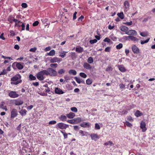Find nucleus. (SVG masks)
<instances>
[{
  "mask_svg": "<svg viewBox=\"0 0 155 155\" xmlns=\"http://www.w3.org/2000/svg\"><path fill=\"white\" fill-rule=\"evenodd\" d=\"M8 95L12 98H16L19 96V95L16 93V92L14 91H10Z\"/></svg>",
  "mask_w": 155,
  "mask_h": 155,
  "instance_id": "obj_8",
  "label": "nucleus"
},
{
  "mask_svg": "<svg viewBox=\"0 0 155 155\" xmlns=\"http://www.w3.org/2000/svg\"><path fill=\"white\" fill-rule=\"evenodd\" d=\"M64 78L67 82L69 80H70V77L69 76H68L67 75L64 76Z\"/></svg>",
  "mask_w": 155,
  "mask_h": 155,
  "instance_id": "obj_48",
  "label": "nucleus"
},
{
  "mask_svg": "<svg viewBox=\"0 0 155 155\" xmlns=\"http://www.w3.org/2000/svg\"><path fill=\"white\" fill-rule=\"evenodd\" d=\"M45 70L46 71V75H49L51 76H55L57 74L56 70L52 68H49L47 70Z\"/></svg>",
  "mask_w": 155,
  "mask_h": 155,
  "instance_id": "obj_2",
  "label": "nucleus"
},
{
  "mask_svg": "<svg viewBox=\"0 0 155 155\" xmlns=\"http://www.w3.org/2000/svg\"><path fill=\"white\" fill-rule=\"evenodd\" d=\"M93 59L91 57H89L87 59V62L90 64H91L93 62Z\"/></svg>",
  "mask_w": 155,
  "mask_h": 155,
  "instance_id": "obj_38",
  "label": "nucleus"
},
{
  "mask_svg": "<svg viewBox=\"0 0 155 155\" xmlns=\"http://www.w3.org/2000/svg\"><path fill=\"white\" fill-rule=\"evenodd\" d=\"M23 101H17L15 103V104L16 105H20L23 104Z\"/></svg>",
  "mask_w": 155,
  "mask_h": 155,
  "instance_id": "obj_36",
  "label": "nucleus"
},
{
  "mask_svg": "<svg viewBox=\"0 0 155 155\" xmlns=\"http://www.w3.org/2000/svg\"><path fill=\"white\" fill-rule=\"evenodd\" d=\"M62 61V59L60 58L54 57L53 58H51L50 60V62L51 63H54L57 62L59 63Z\"/></svg>",
  "mask_w": 155,
  "mask_h": 155,
  "instance_id": "obj_4",
  "label": "nucleus"
},
{
  "mask_svg": "<svg viewBox=\"0 0 155 155\" xmlns=\"http://www.w3.org/2000/svg\"><path fill=\"white\" fill-rule=\"evenodd\" d=\"M75 51L78 53H81L83 52L84 49L83 48L80 46H78L76 47Z\"/></svg>",
  "mask_w": 155,
  "mask_h": 155,
  "instance_id": "obj_16",
  "label": "nucleus"
},
{
  "mask_svg": "<svg viewBox=\"0 0 155 155\" xmlns=\"http://www.w3.org/2000/svg\"><path fill=\"white\" fill-rule=\"evenodd\" d=\"M104 42H107L108 43H110V40L107 38H105L104 40Z\"/></svg>",
  "mask_w": 155,
  "mask_h": 155,
  "instance_id": "obj_53",
  "label": "nucleus"
},
{
  "mask_svg": "<svg viewBox=\"0 0 155 155\" xmlns=\"http://www.w3.org/2000/svg\"><path fill=\"white\" fill-rule=\"evenodd\" d=\"M21 6L22 7L25 8L27 7V4L25 3H22L21 5Z\"/></svg>",
  "mask_w": 155,
  "mask_h": 155,
  "instance_id": "obj_55",
  "label": "nucleus"
},
{
  "mask_svg": "<svg viewBox=\"0 0 155 155\" xmlns=\"http://www.w3.org/2000/svg\"><path fill=\"white\" fill-rule=\"evenodd\" d=\"M84 17L83 15H81L78 19V21H82V20L83 19Z\"/></svg>",
  "mask_w": 155,
  "mask_h": 155,
  "instance_id": "obj_62",
  "label": "nucleus"
},
{
  "mask_svg": "<svg viewBox=\"0 0 155 155\" xmlns=\"http://www.w3.org/2000/svg\"><path fill=\"white\" fill-rule=\"evenodd\" d=\"M132 49L133 52L135 54H138L139 53V49L135 45L132 46Z\"/></svg>",
  "mask_w": 155,
  "mask_h": 155,
  "instance_id": "obj_9",
  "label": "nucleus"
},
{
  "mask_svg": "<svg viewBox=\"0 0 155 155\" xmlns=\"http://www.w3.org/2000/svg\"><path fill=\"white\" fill-rule=\"evenodd\" d=\"M146 125L145 122L142 121L140 123V127L142 129L143 132H145L147 130Z\"/></svg>",
  "mask_w": 155,
  "mask_h": 155,
  "instance_id": "obj_11",
  "label": "nucleus"
},
{
  "mask_svg": "<svg viewBox=\"0 0 155 155\" xmlns=\"http://www.w3.org/2000/svg\"><path fill=\"white\" fill-rule=\"evenodd\" d=\"M61 132L63 134L64 139H66L67 138L68 134L67 133L62 130H61Z\"/></svg>",
  "mask_w": 155,
  "mask_h": 155,
  "instance_id": "obj_45",
  "label": "nucleus"
},
{
  "mask_svg": "<svg viewBox=\"0 0 155 155\" xmlns=\"http://www.w3.org/2000/svg\"><path fill=\"white\" fill-rule=\"evenodd\" d=\"M125 24L127 25L130 26L132 25V21H130V22H127Z\"/></svg>",
  "mask_w": 155,
  "mask_h": 155,
  "instance_id": "obj_56",
  "label": "nucleus"
},
{
  "mask_svg": "<svg viewBox=\"0 0 155 155\" xmlns=\"http://www.w3.org/2000/svg\"><path fill=\"white\" fill-rule=\"evenodd\" d=\"M56 126L61 129H65L68 127V126L63 123H59L56 124Z\"/></svg>",
  "mask_w": 155,
  "mask_h": 155,
  "instance_id": "obj_5",
  "label": "nucleus"
},
{
  "mask_svg": "<svg viewBox=\"0 0 155 155\" xmlns=\"http://www.w3.org/2000/svg\"><path fill=\"white\" fill-rule=\"evenodd\" d=\"M67 121L68 123L71 124H75L74 119L72 120H68Z\"/></svg>",
  "mask_w": 155,
  "mask_h": 155,
  "instance_id": "obj_46",
  "label": "nucleus"
},
{
  "mask_svg": "<svg viewBox=\"0 0 155 155\" xmlns=\"http://www.w3.org/2000/svg\"><path fill=\"white\" fill-rule=\"evenodd\" d=\"M126 125L128 127H131L132 126V125L128 121H126L125 122Z\"/></svg>",
  "mask_w": 155,
  "mask_h": 155,
  "instance_id": "obj_47",
  "label": "nucleus"
},
{
  "mask_svg": "<svg viewBox=\"0 0 155 155\" xmlns=\"http://www.w3.org/2000/svg\"><path fill=\"white\" fill-rule=\"evenodd\" d=\"M69 56L71 57L72 59H74L76 58L77 55H76V53L74 52H70L69 53Z\"/></svg>",
  "mask_w": 155,
  "mask_h": 155,
  "instance_id": "obj_15",
  "label": "nucleus"
},
{
  "mask_svg": "<svg viewBox=\"0 0 155 155\" xmlns=\"http://www.w3.org/2000/svg\"><path fill=\"white\" fill-rule=\"evenodd\" d=\"M71 110L73 112H77L78 111L77 109L75 107H72L71 108Z\"/></svg>",
  "mask_w": 155,
  "mask_h": 155,
  "instance_id": "obj_42",
  "label": "nucleus"
},
{
  "mask_svg": "<svg viewBox=\"0 0 155 155\" xmlns=\"http://www.w3.org/2000/svg\"><path fill=\"white\" fill-rule=\"evenodd\" d=\"M84 67L88 70H90L91 68V66L87 62H85L83 64Z\"/></svg>",
  "mask_w": 155,
  "mask_h": 155,
  "instance_id": "obj_18",
  "label": "nucleus"
},
{
  "mask_svg": "<svg viewBox=\"0 0 155 155\" xmlns=\"http://www.w3.org/2000/svg\"><path fill=\"white\" fill-rule=\"evenodd\" d=\"M65 70L63 69H60L58 71V73L59 75H61L64 73Z\"/></svg>",
  "mask_w": 155,
  "mask_h": 155,
  "instance_id": "obj_29",
  "label": "nucleus"
},
{
  "mask_svg": "<svg viewBox=\"0 0 155 155\" xmlns=\"http://www.w3.org/2000/svg\"><path fill=\"white\" fill-rule=\"evenodd\" d=\"M68 73L70 74H72L75 75L77 74V72L76 71L74 70H70L68 71Z\"/></svg>",
  "mask_w": 155,
  "mask_h": 155,
  "instance_id": "obj_25",
  "label": "nucleus"
},
{
  "mask_svg": "<svg viewBox=\"0 0 155 155\" xmlns=\"http://www.w3.org/2000/svg\"><path fill=\"white\" fill-rule=\"evenodd\" d=\"M16 67L19 70H21L23 68V66L20 63H17Z\"/></svg>",
  "mask_w": 155,
  "mask_h": 155,
  "instance_id": "obj_22",
  "label": "nucleus"
},
{
  "mask_svg": "<svg viewBox=\"0 0 155 155\" xmlns=\"http://www.w3.org/2000/svg\"><path fill=\"white\" fill-rule=\"evenodd\" d=\"M45 91L46 92L48 93L50 91V89L49 87H47L45 90Z\"/></svg>",
  "mask_w": 155,
  "mask_h": 155,
  "instance_id": "obj_64",
  "label": "nucleus"
},
{
  "mask_svg": "<svg viewBox=\"0 0 155 155\" xmlns=\"http://www.w3.org/2000/svg\"><path fill=\"white\" fill-rule=\"evenodd\" d=\"M56 123V121L55 120H51L49 122V124H55Z\"/></svg>",
  "mask_w": 155,
  "mask_h": 155,
  "instance_id": "obj_57",
  "label": "nucleus"
},
{
  "mask_svg": "<svg viewBox=\"0 0 155 155\" xmlns=\"http://www.w3.org/2000/svg\"><path fill=\"white\" fill-rule=\"evenodd\" d=\"M123 46V44L122 43H120L116 46V48L117 49H119L122 48Z\"/></svg>",
  "mask_w": 155,
  "mask_h": 155,
  "instance_id": "obj_41",
  "label": "nucleus"
},
{
  "mask_svg": "<svg viewBox=\"0 0 155 155\" xmlns=\"http://www.w3.org/2000/svg\"><path fill=\"white\" fill-rule=\"evenodd\" d=\"M7 73V72L6 71V70L4 69L3 71L2 72H1V73H0V75H5Z\"/></svg>",
  "mask_w": 155,
  "mask_h": 155,
  "instance_id": "obj_54",
  "label": "nucleus"
},
{
  "mask_svg": "<svg viewBox=\"0 0 155 155\" xmlns=\"http://www.w3.org/2000/svg\"><path fill=\"white\" fill-rule=\"evenodd\" d=\"M120 29L122 31L126 32L128 31L129 28L127 27L122 26L120 27Z\"/></svg>",
  "mask_w": 155,
  "mask_h": 155,
  "instance_id": "obj_21",
  "label": "nucleus"
},
{
  "mask_svg": "<svg viewBox=\"0 0 155 155\" xmlns=\"http://www.w3.org/2000/svg\"><path fill=\"white\" fill-rule=\"evenodd\" d=\"M79 133L81 134V135L82 136H86V134L87 133L86 132H84L82 130H80Z\"/></svg>",
  "mask_w": 155,
  "mask_h": 155,
  "instance_id": "obj_37",
  "label": "nucleus"
},
{
  "mask_svg": "<svg viewBox=\"0 0 155 155\" xmlns=\"http://www.w3.org/2000/svg\"><path fill=\"white\" fill-rule=\"evenodd\" d=\"M51 47L50 46H48L45 48V51H48L50 50H51Z\"/></svg>",
  "mask_w": 155,
  "mask_h": 155,
  "instance_id": "obj_63",
  "label": "nucleus"
},
{
  "mask_svg": "<svg viewBox=\"0 0 155 155\" xmlns=\"http://www.w3.org/2000/svg\"><path fill=\"white\" fill-rule=\"evenodd\" d=\"M21 76L19 74H17L16 76H14L11 79V84H12L17 85L21 83L22 81L21 79Z\"/></svg>",
  "mask_w": 155,
  "mask_h": 155,
  "instance_id": "obj_1",
  "label": "nucleus"
},
{
  "mask_svg": "<svg viewBox=\"0 0 155 155\" xmlns=\"http://www.w3.org/2000/svg\"><path fill=\"white\" fill-rule=\"evenodd\" d=\"M67 117L69 119L73 118L75 116V114L73 112H70L66 114Z\"/></svg>",
  "mask_w": 155,
  "mask_h": 155,
  "instance_id": "obj_17",
  "label": "nucleus"
},
{
  "mask_svg": "<svg viewBox=\"0 0 155 155\" xmlns=\"http://www.w3.org/2000/svg\"><path fill=\"white\" fill-rule=\"evenodd\" d=\"M97 41V40L96 39H94V40H91L90 41V43L92 44L96 43Z\"/></svg>",
  "mask_w": 155,
  "mask_h": 155,
  "instance_id": "obj_44",
  "label": "nucleus"
},
{
  "mask_svg": "<svg viewBox=\"0 0 155 155\" xmlns=\"http://www.w3.org/2000/svg\"><path fill=\"white\" fill-rule=\"evenodd\" d=\"M110 47H107L105 49V51L106 52H109L110 51Z\"/></svg>",
  "mask_w": 155,
  "mask_h": 155,
  "instance_id": "obj_59",
  "label": "nucleus"
},
{
  "mask_svg": "<svg viewBox=\"0 0 155 155\" xmlns=\"http://www.w3.org/2000/svg\"><path fill=\"white\" fill-rule=\"evenodd\" d=\"M39 24V22L38 21H36L34 22L33 24V25L34 26L37 25Z\"/></svg>",
  "mask_w": 155,
  "mask_h": 155,
  "instance_id": "obj_61",
  "label": "nucleus"
},
{
  "mask_svg": "<svg viewBox=\"0 0 155 155\" xmlns=\"http://www.w3.org/2000/svg\"><path fill=\"white\" fill-rule=\"evenodd\" d=\"M30 80H35L36 79V78L35 76H33L32 74H30L29 76Z\"/></svg>",
  "mask_w": 155,
  "mask_h": 155,
  "instance_id": "obj_34",
  "label": "nucleus"
},
{
  "mask_svg": "<svg viewBox=\"0 0 155 155\" xmlns=\"http://www.w3.org/2000/svg\"><path fill=\"white\" fill-rule=\"evenodd\" d=\"M80 76L84 78H85L87 77V75L86 74L83 72H81L79 74Z\"/></svg>",
  "mask_w": 155,
  "mask_h": 155,
  "instance_id": "obj_39",
  "label": "nucleus"
},
{
  "mask_svg": "<svg viewBox=\"0 0 155 155\" xmlns=\"http://www.w3.org/2000/svg\"><path fill=\"white\" fill-rule=\"evenodd\" d=\"M27 111L25 109H22L20 111L19 113L22 116L25 115L26 114Z\"/></svg>",
  "mask_w": 155,
  "mask_h": 155,
  "instance_id": "obj_24",
  "label": "nucleus"
},
{
  "mask_svg": "<svg viewBox=\"0 0 155 155\" xmlns=\"http://www.w3.org/2000/svg\"><path fill=\"white\" fill-rule=\"evenodd\" d=\"M17 111L16 109H13L11 112V117L13 118L17 116Z\"/></svg>",
  "mask_w": 155,
  "mask_h": 155,
  "instance_id": "obj_10",
  "label": "nucleus"
},
{
  "mask_svg": "<svg viewBox=\"0 0 155 155\" xmlns=\"http://www.w3.org/2000/svg\"><path fill=\"white\" fill-rule=\"evenodd\" d=\"M91 139L94 141H96L100 138L99 136L97 134H92L91 135Z\"/></svg>",
  "mask_w": 155,
  "mask_h": 155,
  "instance_id": "obj_12",
  "label": "nucleus"
},
{
  "mask_svg": "<svg viewBox=\"0 0 155 155\" xmlns=\"http://www.w3.org/2000/svg\"><path fill=\"white\" fill-rule=\"evenodd\" d=\"M50 66L51 68H56L58 66V64L56 63H52L50 65Z\"/></svg>",
  "mask_w": 155,
  "mask_h": 155,
  "instance_id": "obj_40",
  "label": "nucleus"
},
{
  "mask_svg": "<svg viewBox=\"0 0 155 155\" xmlns=\"http://www.w3.org/2000/svg\"><path fill=\"white\" fill-rule=\"evenodd\" d=\"M124 5L125 8H128L129 7V3L128 2V1H125L124 3Z\"/></svg>",
  "mask_w": 155,
  "mask_h": 155,
  "instance_id": "obj_32",
  "label": "nucleus"
},
{
  "mask_svg": "<svg viewBox=\"0 0 155 155\" xmlns=\"http://www.w3.org/2000/svg\"><path fill=\"white\" fill-rule=\"evenodd\" d=\"M95 128L97 130L100 129V127L98 124L97 123H96L95 124Z\"/></svg>",
  "mask_w": 155,
  "mask_h": 155,
  "instance_id": "obj_51",
  "label": "nucleus"
},
{
  "mask_svg": "<svg viewBox=\"0 0 155 155\" xmlns=\"http://www.w3.org/2000/svg\"><path fill=\"white\" fill-rule=\"evenodd\" d=\"M67 117V116L62 115L59 117V119L61 121H64L66 120Z\"/></svg>",
  "mask_w": 155,
  "mask_h": 155,
  "instance_id": "obj_19",
  "label": "nucleus"
},
{
  "mask_svg": "<svg viewBox=\"0 0 155 155\" xmlns=\"http://www.w3.org/2000/svg\"><path fill=\"white\" fill-rule=\"evenodd\" d=\"M55 51L54 50H51L50 51L47 53V54L48 56H53L55 55Z\"/></svg>",
  "mask_w": 155,
  "mask_h": 155,
  "instance_id": "obj_20",
  "label": "nucleus"
},
{
  "mask_svg": "<svg viewBox=\"0 0 155 155\" xmlns=\"http://www.w3.org/2000/svg\"><path fill=\"white\" fill-rule=\"evenodd\" d=\"M124 38L127 40H130L134 42L137 41L138 40V39L136 37H134V36L129 35L128 36H124Z\"/></svg>",
  "mask_w": 155,
  "mask_h": 155,
  "instance_id": "obj_6",
  "label": "nucleus"
},
{
  "mask_svg": "<svg viewBox=\"0 0 155 155\" xmlns=\"http://www.w3.org/2000/svg\"><path fill=\"white\" fill-rule=\"evenodd\" d=\"M13 21L15 22V25H17V24H19L20 23H21V21H19L18 20L14 18L13 19Z\"/></svg>",
  "mask_w": 155,
  "mask_h": 155,
  "instance_id": "obj_52",
  "label": "nucleus"
},
{
  "mask_svg": "<svg viewBox=\"0 0 155 155\" xmlns=\"http://www.w3.org/2000/svg\"><path fill=\"white\" fill-rule=\"evenodd\" d=\"M77 14V12H75L73 14V19L74 20L75 19H76V18H77V17H76Z\"/></svg>",
  "mask_w": 155,
  "mask_h": 155,
  "instance_id": "obj_58",
  "label": "nucleus"
},
{
  "mask_svg": "<svg viewBox=\"0 0 155 155\" xmlns=\"http://www.w3.org/2000/svg\"><path fill=\"white\" fill-rule=\"evenodd\" d=\"M36 50L37 48L36 47H34L30 49L29 50V51L31 52H35L36 51Z\"/></svg>",
  "mask_w": 155,
  "mask_h": 155,
  "instance_id": "obj_50",
  "label": "nucleus"
},
{
  "mask_svg": "<svg viewBox=\"0 0 155 155\" xmlns=\"http://www.w3.org/2000/svg\"><path fill=\"white\" fill-rule=\"evenodd\" d=\"M104 145L106 146L109 145L110 146H111L112 145H114V144L113 142L110 141H108L107 142H106L104 143Z\"/></svg>",
  "mask_w": 155,
  "mask_h": 155,
  "instance_id": "obj_31",
  "label": "nucleus"
},
{
  "mask_svg": "<svg viewBox=\"0 0 155 155\" xmlns=\"http://www.w3.org/2000/svg\"><path fill=\"white\" fill-rule=\"evenodd\" d=\"M75 80L76 81L78 84H80L81 83V80L80 78H78L77 77H75Z\"/></svg>",
  "mask_w": 155,
  "mask_h": 155,
  "instance_id": "obj_49",
  "label": "nucleus"
},
{
  "mask_svg": "<svg viewBox=\"0 0 155 155\" xmlns=\"http://www.w3.org/2000/svg\"><path fill=\"white\" fill-rule=\"evenodd\" d=\"M67 52H68L67 51H63V52H60L59 53H60V54H59V56L61 57L64 58L65 57L66 53Z\"/></svg>",
  "mask_w": 155,
  "mask_h": 155,
  "instance_id": "obj_26",
  "label": "nucleus"
},
{
  "mask_svg": "<svg viewBox=\"0 0 155 155\" xmlns=\"http://www.w3.org/2000/svg\"><path fill=\"white\" fill-rule=\"evenodd\" d=\"M118 68L119 70L122 72H124L126 71L123 65H119Z\"/></svg>",
  "mask_w": 155,
  "mask_h": 155,
  "instance_id": "obj_23",
  "label": "nucleus"
},
{
  "mask_svg": "<svg viewBox=\"0 0 155 155\" xmlns=\"http://www.w3.org/2000/svg\"><path fill=\"white\" fill-rule=\"evenodd\" d=\"M117 15L120 17L121 19H123L124 18V15L123 12H121L120 13H118Z\"/></svg>",
  "mask_w": 155,
  "mask_h": 155,
  "instance_id": "obj_30",
  "label": "nucleus"
},
{
  "mask_svg": "<svg viewBox=\"0 0 155 155\" xmlns=\"http://www.w3.org/2000/svg\"><path fill=\"white\" fill-rule=\"evenodd\" d=\"M125 34L129 35L136 36L137 35V32L134 30H130L125 32Z\"/></svg>",
  "mask_w": 155,
  "mask_h": 155,
  "instance_id": "obj_7",
  "label": "nucleus"
},
{
  "mask_svg": "<svg viewBox=\"0 0 155 155\" xmlns=\"http://www.w3.org/2000/svg\"><path fill=\"white\" fill-rule=\"evenodd\" d=\"M120 87V89H122L125 87V85L122 84H121L119 85Z\"/></svg>",
  "mask_w": 155,
  "mask_h": 155,
  "instance_id": "obj_60",
  "label": "nucleus"
},
{
  "mask_svg": "<svg viewBox=\"0 0 155 155\" xmlns=\"http://www.w3.org/2000/svg\"><path fill=\"white\" fill-rule=\"evenodd\" d=\"M92 80L90 78H88L86 81V84L88 85H90L92 83Z\"/></svg>",
  "mask_w": 155,
  "mask_h": 155,
  "instance_id": "obj_35",
  "label": "nucleus"
},
{
  "mask_svg": "<svg viewBox=\"0 0 155 155\" xmlns=\"http://www.w3.org/2000/svg\"><path fill=\"white\" fill-rule=\"evenodd\" d=\"M55 93L57 94H61L64 93L63 91L61 89L58 87H56L54 90Z\"/></svg>",
  "mask_w": 155,
  "mask_h": 155,
  "instance_id": "obj_13",
  "label": "nucleus"
},
{
  "mask_svg": "<svg viewBox=\"0 0 155 155\" xmlns=\"http://www.w3.org/2000/svg\"><path fill=\"white\" fill-rule=\"evenodd\" d=\"M140 34L142 36L145 37L148 35V33L147 31H144L140 32Z\"/></svg>",
  "mask_w": 155,
  "mask_h": 155,
  "instance_id": "obj_27",
  "label": "nucleus"
},
{
  "mask_svg": "<svg viewBox=\"0 0 155 155\" xmlns=\"http://www.w3.org/2000/svg\"><path fill=\"white\" fill-rule=\"evenodd\" d=\"M74 120L75 123H79L81 120V119L80 117L75 118L74 119Z\"/></svg>",
  "mask_w": 155,
  "mask_h": 155,
  "instance_id": "obj_33",
  "label": "nucleus"
},
{
  "mask_svg": "<svg viewBox=\"0 0 155 155\" xmlns=\"http://www.w3.org/2000/svg\"><path fill=\"white\" fill-rule=\"evenodd\" d=\"M46 71L45 70H43L41 71L38 73L36 74V76L38 79L40 81H42L44 79V75H46Z\"/></svg>",
  "mask_w": 155,
  "mask_h": 155,
  "instance_id": "obj_3",
  "label": "nucleus"
},
{
  "mask_svg": "<svg viewBox=\"0 0 155 155\" xmlns=\"http://www.w3.org/2000/svg\"><path fill=\"white\" fill-rule=\"evenodd\" d=\"M143 115L142 113H140L139 110H137L135 113V115L137 117H138Z\"/></svg>",
  "mask_w": 155,
  "mask_h": 155,
  "instance_id": "obj_28",
  "label": "nucleus"
},
{
  "mask_svg": "<svg viewBox=\"0 0 155 155\" xmlns=\"http://www.w3.org/2000/svg\"><path fill=\"white\" fill-rule=\"evenodd\" d=\"M80 126L83 127H89L90 126V124L88 122H83L81 124Z\"/></svg>",
  "mask_w": 155,
  "mask_h": 155,
  "instance_id": "obj_14",
  "label": "nucleus"
},
{
  "mask_svg": "<svg viewBox=\"0 0 155 155\" xmlns=\"http://www.w3.org/2000/svg\"><path fill=\"white\" fill-rule=\"evenodd\" d=\"M150 38H148L146 40H145L144 41H141V42H140L141 44L142 45H143L145 43H147L149 41V40H150Z\"/></svg>",
  "mask_w": 155,
  "mask_h": 155,
  "instance_id": "obj_43",
  "label": "nucleus"
}]
</instances>
